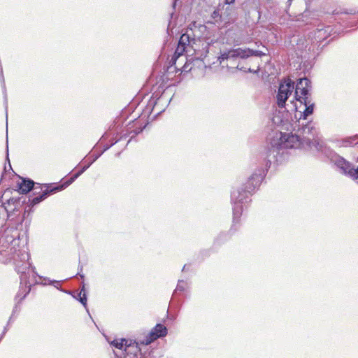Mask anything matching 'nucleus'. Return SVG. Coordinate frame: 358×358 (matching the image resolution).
Returning <instances> with one entry per match:
<instances>
[{
    "instance_id": "f257e3e1",
    "label": "nucleus",
    "mask_w": 358,
    "mask_h": 358,
    "mask_svg": "<svg viewBox=\"0 0 358 358\" xmlns=\"http://www.w3.org/2000/svg\"><path fill=\"white\" fill-rule=\"evenodd\" d=\"M301 120H299V134H286L282 132H275L270 141V146L268 150V162L270 163L282 162L285 156L288 154V149H310L321 151L324 154V150L327 147L323 146L318 140L315 139L316 129L312 122L304 124L301 123ZM302 121H303L302 120Z\"/></svg>"
},
{
    "instance_id": "f03ea898",
    "label": "nucleus",
    "mask_w": 358,
    "mask_h": 358,
    "mask_svg": "<svg viewBox=\"0 0 358 358\" xmlns=\"http://www.w3.org/2000/svg\"><path fill=\"white\" fill-rule=\"evenodd\" d=\"M0 248L8 250V255L13 260L15 270L20 274V287L16 299L22 300L31 290V286L36 280V273L29 262V254L27 248L20 247V234L16 227H6L0 236Z\"/></svg>"
},
{
    "instance_id": "7ed1b4c3",
    "label": "nucleus",
    "mask_w": 358,
    "mask_h": 358,
    "mask_svg": "<svg viewBox=\"0 0 358 358\" xmlns=\"http://www.w3.org/2000/svg\"><path fill=\"white\" fill-rule=\"evenodd\" d=\"M265 176V171L263 169H257L249 178L245 184V187L234 189L231 194V201L233 205V225L231 231L238 223L240 217L242 214L243 207V204L248 202L249 194L255 192L260 185Z\"/></svg>"
},
{
    "instance_id": "20e7f679",
    "label": "nucleus",
    "mask_w": 358,
    "mask_h": 358,
    "mask_svg": "<svg viewBox=\"0 0 358 358\" xmlns=\"http://www.w3.org/2000/svg\"><path fill=\"white\" fill-rule=\"evenodd\" d=\"M310 81L307 78L298 80L295 89V97L301 105L305 106L303 111H299L300 120H306L308 116L313 113L315 104L310 97Z\"/></svg>"
},
{
    "instance_id": "39448f33",
    "label": "nucleus",
    "mask_w": 358,
    "mask_h": 358,
    "mask_svg": "<svg viewBox=\"0 0 358 358\" xmlns=\"http://www.w3.org/2000/svg\"><path fill=\"white\" fill-rule=\"evenodd\" d=\"M324 155L341 170L342 173L354 180L358 179V166L352 165L329 148H325Z\"/></svg>"
},
{
    "instance_id": "423d86ee",
    "label": "nucleus",
    "mask_w": 358,
    "mask_h": 358,
    "mask_svg": "<svg viewBox=\"0 0 358 358\" xmlns=\"http://www.w3.org/2000/svg\"><path fill=\"white\" fill-rule=\"evenodd\" d=\"M266 55V54L262 51L250 48H231L221 52L217 60L220 64H222L225 60L228 59H236L237 58L245 59L251 56L262 57Z\"/></svg>"
},
{
    "instance_id": "0eeeda50",
    "label": "nucleus",
    "mask_w": 358,
    "mask_h": 358,
    "mask_svg": "<svg viewBox=\"0 0 358 358\" xmlns=\"http://www.w3.org/2000/svg\"><path fill=\"white\" fill-rule=\"evenodd\" d=\"M171 100V98L167 96L166 92H163L160 96L154 94L148 103L146 110L159 114L165 110Z\"/></svg>"
},
{
    "instance_id": "6e6552de",
    "label": "nucleus",
    "mask_w": 358,
    "mask_h": 358,
    "mask_svg": "<svg viewBox=\"0 0 358 358\" xmlns=\"http://www.w3.org/2000/svg\"><path fill=\"white\" fill-rule=\"evenodd\" d=\"M294 88V83L290 79L285 80L284 83H280L276 95V103L279 108L285 107L286 101L292 93Z\"/></svg>"
},
{
    "instance_id": "1a4fd4ad",
    "label": "nucleus",
    "mask_w": 358,
    "mask_h": 358,
    "mask_svg": "<svg viewBox=\"0 0 358 358\" xmlns=\"http://www.w3.org/2000/svg\"><path fill=\"white\" fill-rule=\"evenodd\" d=\"M167 334V329L162 324H157L143 339L142 343L148 345L159 338L164 337Z\"/></svg>"
},
{
    "instance_id": "9d476101",
    "label": "nucleus",
    "mask_w": 358,
    "mask_h": 358,
    "mask_svg": "<svg viewBox=\"0 0 358 358\" xmlns=\"http://www.w3.org/2000/svg\"><path fill=\"white\" fill-rule=\"evenodd\" d=\"M63 188L64 185L57 186L55 187H45V189H44L40 195L29 199V202L31 206L36 205L47 198L50 194L62 190Z\"/></svg>"
},
{
    "instance_id": "9b49d317",
    "label": "nucleus",
    "mask_w": 358,
    "mask_h": 358,
    "mask_svg": "<svg viewBox=\"0 0 358 358\" xmlns=\"http://www.w3.org/2000/svg\"><path fill=\"white\" fill-rule=\"evenodd\" d=\"M143 340H131V339H125L124 342V350L125 351L127 355H129L130 349L131 348H135L136 351L134 352V357H138V355H143L142 349L141 348V345H145L142 343Z\"/></svg>"
},
{
    "instance_id": "f8f14e48",
    "label": "nucleus",
    "mask_w": 358,
    "mask_h": 358,
    "mask_svg": "<svg viewBox=\"0 0 358 358\" xmlns=\"http://www.w3.org/2000/svg\"><path fill=\"white\" fill-rule=\"evenodd\" d=\"M192 30H187L185 33L182 34L180 38L178 43L186 46L187 48L191 47L196 50L194 45L196 44V40L192 37Z\"/></svg>"
},
{
    "instance_id": "ddd939ff",
    "label": "nucleus",
    "mask_w": 358,
    "mask_h": 358,
    "mask_svg": "<svg viewBox=\"0 0 358 358\" xmlns=\"http://www.w3.org/2000/svg\"><path fill=\"white\" fill-rule=\"evenodd\" d=\"M187 47L184 46L182 44H180L178 43V46L176 49V51L174 52V55H173L171 63L172 65H175L176 68H178L176 66V62L178 59H180L182 62H184V60H187V57L185 55H183V52L186 51Z\"/></svg>"
},
{
    "instance_id": "4468645a",
    "label": "nucleus",
    "mask_w": 358,
    "mask_h": 358,
    "mask_svg": "<svg viewBox=\"0 0 358 358\" xmlns=\"http://www.w3.org/2000/svg\"><path fill=\"white\" fill-rule=\"evenodd\" d=\"M18 188L22 194H27L32 189L36 192L37 189L34 187V182L31 179H22V182L18 183Z\"/></svg>"
},
{
    "instance_id": "2eb2a0df",
    "label": "nucleus",
    "mask_w": 358,
    "mask_h": 358,
    "mask_svg": "<svg viewBox=\"0 0 358 358\" xmlns=\"http://www.w3.org/2000/svg\"><path fill=\"white\" fill-rule=\"evenodd\" d=\"M85 307L87 306V296L85 292V285H83L82 289L79 292L78 297H76Z\"/></svg>"
},
{
    "instance_id": "dca6fc26",
    "label": "nucleus",
    "mask_w": 358,
    "mask_h": 358,
    "mask_svg": "<svg viewBox=\"0 0 358 358\" xmlns=\"http://www.w3.org/2000/svg\"><path fill=\"white\" fill-rule=\"evenodd\" d=\"M125 341V338L121 339H115L110 342V345L113 347L122 350L124 348V342Z\"/></svg>"
},
{
    "instance_id": "f3484780",
    "label": "nucleus",
    "mask_w": 358,
    "mask_h": 358,
    "mask_svg": "<svg viewBox=\"0 0 358 358\" xmlns=\"http://www.w3.org/2000/svg\"><path fill=\"white\" fill-rule=\"evenodd\" d=\"M186 285H187V283L185 281H183L182 280H179L175 292L184 291L185 289Z\"/></svg>"
},
{
    "instance_id": "a211bd4d",
    "label": "nucleus",
    "mask_w": 358,
    "mask_h": 358,
    "mask_svg": "<svg viewBox=\"0 0 358 358\" xmlns=\"http://www.w3.org/2000/svg\"><path fill=\"white\" fill-rule=\"evenodd\" d=\"M355 138H356V136L350 137V138L345 139L343 141L344 145L345 146H348V145H357L358 142L357 143H354V141L355 140Z\"/></svg>"
},
{
    "instance_id": "6ab92c4d",
    "label": "nucleus",
    "mask_w": 358,
    "mask_h": 358,
    "mask_svg": "<svg viewBox=\"0 0 358 358\" xmlns=\"http://www.w3.org/2000/svg\"><path fill=\"white\" fill-rule=\"evenodd\" d=\"M329 29H330L329 27H327V29H324V30L323 29H318L317 31V34H316L317 37L319 38L320 39L324 38V36L322 35L323 32H324V34L329 33Z\"/></svg>"
},
{
    "instance_id": "aec40b11",
    "label": "nucleus",
    "mask_w": 358,
    "mask_h": 358,
    "mask_svg": "<svg viewBox=\"0 0 358 358\" xmlns=\"http://www.w3.org/2000/svg\"><path fill=\"white\" fill-rule=\"evenodd\" d=\"M185 61V64L181 67L182 72H188L192 69V62H189L187 60Z\"/></svg>"
},
{
    "instance_id": "412c9836",
    "label": "nucleus",
    "mask_w": 358,
    "mask_h": 358,
    "mask_svg": "<svg viewBox=\"0 0 358 358\" xmlns=\"http://www.w3.org/2000/svg\"><path fill=\"white\" fill-rule=\"evenodd\" d=\"M0 73H1V82L3 83V87L4 89V101H5L6 109H7V96H6V90H5L4 78L3 76V70H2L1 67Z\"/></svg>"
},
{
    "instance_id": "4be33fe9",
    "label": "nucleus",
    "mask_w": 358,
    "mask_h": 358,
    "mask_svg": "<svg viewBox=\"0 0 358 358\" xmlns=\"http://www.w3.org/2000/svg\"><path fill=\"white\" fill-rule=\"evenodd\" d=\"M100 155H101V154H99V155H96V156L94 157V159L91 162H90V163H89L88 164H87V165H85V166L82 168V169H81L80 171H79L78 173H80V175H81L84 171H86V170H87L90 166V165H91V164H92L94 161H96V160L99 157V156H100Z\"/></svg>"
},
{
    "instance_id": "5701e85b",
    "label": "nucleus",
    "mask_w": 358,
    "mask_h": 358,
    "mask_svg": "<svg viewBox=\"0 0 358 358\" xmlns=\"http://www.w3.org/2000/svg\"><path fill=\"white\" fill-rule=\"evenodd\" d=\"M236 69H239L241 71H243L244 72H249V73H256L259 71V69H257V70H256V71H254V70L251 69L250 68H245L243 66H240L239 64L237 65Z\"/></svg>"
},
{
    "instance_id": "b1692460",
    "label": "nucleus",
    "mask_w": 358,
    "mask_h": 358,
    "mask_svg": "<svg viewBox=\"0 0 358 358\" xmlns=\"http://www.w3.org/2000/svg\"><path fill=\"white\" fill-rule=\"evenodd\" d=\"M80 176V173H75L71 178H69L66 182L65 186L71 185L76 178Z\"/></svg>"
},
{
    "instance_id": "393cba45",
    "label": "nucleus",
    "mask_w": 358,
    "mask_h": 358,
    "mask_svg": "<svg viewBox=\"0 0 358 358\" xmlns=\"http://www.w3.org/2000/svg\"><path fill=\"white\" fill-rule=\"evenodd\" d=\"M143 131V128H138V129H134L133 131H131L130 132V134H134L131 135V138L130 140L129 141V142L132 139V138L135 136V135H137L138 134H140L141 131Z\"/></svg>"
},
{
    "instance_id": "a878e982",
    "label": "nucleus",
    "mask_w": 358,
    "mask_h": 358,
    "mask_svg": "<svg viewBox=\"0 0 358 358\" xmlns=\"http://www.w3.org/2000/svg\"><path fill=\"white\" fill-rule=\"evenodd\" d=\"M6 203V204L10 205L11 203L15 205V203H19V200H18V199H15V198H10L7 201V203Z\"/></svg>"
},
{
    "instance_id": "bb28decb",
    "label": "nucleus",
    "mask_w": 358,
    "mask_h": 358,
    "mask_svg": "<svg viewBox=\"0 0 358 358\" xmlns=\"http://www.w3.org/2000/svg\"><path fill=\"white\" fill-rule=\"evenodd\" d=\"M6 159L9 164V168L11 169V165L10 164L9 158H8V140L6 141Z\"/></svg>"
},
{
    "instance_id": "cd10ccee",
    "label": "nucleus",
    "mask_w": 358,
    "mask_h": 358,
    "mask_svg": "<svg viewBox=\"0 0 358 358\" xmlns=\"http://www.w3.org/2000/svg\"><path fill=\"white\" fill-rule=\"evenodd\" d=\"M307 15V12H304L303 13H302L301 15H299V17L297 18V21H300L301 20V18L305 17Z\"/></svg>"
},
{
    "instance_id": "c85d7f7f",
    "label": "nucleus",
    "mask_w": 358,
    "mask_h": 358,
    "mask_svg": "<svg viewBox=\"0 0 358 358\" xmlns=\"http://www.w3.org/2000/svg\"><path fill=\"white\" fill-rule=\"evenodd\" d=\"M234 1L235 0H224V3L228 5L233 3Z\"/></svg>"
},
{
    "instance_id": "c756f323",
    "label": "nucleus",
    "mask_w": 358,
    "mask_h": 358,
    "mask_svg": "<svg viewBox=\"0 0 358 358\" xmlns=\"http://www.w3.org/2000/svg\"><path fill=\"white\" fill-rule=\"evenodd\" d=\"M219 16V12L217 11V10H215L213 13V17L215 18L216 17Z\"/></svg>"
},
{
    "instance_id": "7c9ffc66",
    "label": "nucleus",
    "mask_w": 358,
    "mask_h": 358,
    "mask_svg": "<svg viewBox=\"0 0 358 358\" xmlns=\"http://www.w3.org/2000/svg\"><path fill=\"white\" fill-rule=\"evenodd\" d=\"M135 351H136V348H131L130 349V352H129V354H133V355H134V352H135Z\"/></svg>"
},
{
    "instance_id": "2f4dec72",
    "label": "nucleus",
    "mask_w": 358,
    "mask_h": 358,
    "mask_svg": "<svg viewBox=\"0 0 358 358\" xmlns=\"http://www.w3.org/2000/svg\"><path fill=\"white\" fill-rule=\"evenodd\" d=\"M17 306L16 305L13 309V315L15 313V312L17 311Z\"/></svg>"
},
{
    "instance_id": "473e14b6",
    "label": "nucleus",
    "mask_w": 358,
    "mask_h": 358,
    "mask_svg": "<svg viewBox=\"0 0 358 358\" xmlns=\"http://www.w3.org/2000/svg\"><path fill=\"white\" fill-rule=\"evenodd\" d=\"M186 265H185L182 268V271H185V270H187V268H186Z\"/></svg>"
},
{
    "instance_id": "72a5a7b5",
    "label": "nucleus",
    "mask_w": 358,
    "mask_h": 358,
    "mask_svg": "<svg viewBox=\"0 0 358 358\" xmlns=\"http://www.w3.org/2000/svg\"><path fill=\"white\" fill-rule=\"evenodd\" d=\"M81 278H84V275L78 273Z\"/></svg>"
},
{
    "instance_id": "f704fd0d",
    "label": "nucleus",
    "mask_w": 358,
    "mask_h": 358,
    "mask_svg": "<svg viewBox=\"0 0 358 358\" xmlns=\"http://www.w3.org/2000/svg\"><path fill=\"white\" fill-rule=\"evenodd\" d=\"M58 282H57V281H51V282H50V283H52V284H53V283H58Z\"/></svg>"
},
{
    "instance_id": "c9c22d12",
    "label": "nucleus",
    "mask_w": 358,
    "mask_h": 358,
    "mask_svg": "<svg viewBox=\"0 0 358 358\" xmlns=\"http://www.w3.org/2000/svg\"><path fill=\"white\" fill-rule=\"evenodd\" d=\"M11 319H12V316L9 318L8 323L10 322Z\"/></svg>"
},
{
    "instance_id": "e433bc0d",
    "label": "nucleus",
    "mask_w": 358,
    "mask_h": 358,
    "mask_svg": "<svg viewBox=\"0 0 358 358\" xmlns=\"http://www.w3.org/2000/svg\"><path fill=\"white\" fill-rule=\"evenodd\" d=\"M292 0H288L287 2L290 4Z\"/></svg>"
},
{
    "instance_id": "4c0bfd02",
    "label": "nucleus",
    "mask_w": 358,
    "mask_h": 358,
    "mask_svg": "<svg viewBox=\"0 0 358 358\" xmlns=\"http://www.w3.org/2000/svg\"><path fill=\"white\" fill-rule=\"evenodd\" d=\"M141 358H145V357H141Z\"/></svg>"
}]
</instances>
